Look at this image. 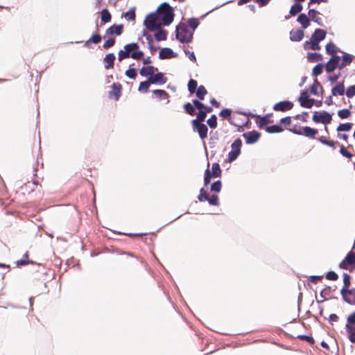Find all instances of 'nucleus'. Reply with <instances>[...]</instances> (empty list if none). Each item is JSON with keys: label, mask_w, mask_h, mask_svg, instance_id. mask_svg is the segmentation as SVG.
I'll return each instance as SVG.
<instances>
[{"label": "nucleus", "mask_w": 355, "mask_h": 355, "mask_svg": "<svg viewBox=\"0 0 355 355\" xmlns=\"http://www.w3.org/2000/svg\"><path fill=\"white\" fill-rule=\"evenodd\" d=\"M231 113H232V110H230V109H223L222 110L220 113H219V116L224 118V119H226V118H228L231 115Z\"/></svg>", "instance_id": "59"}, {"label": "nucleus", "mask_w": 355, "mask_h": 355, "mask_svg": "<svg viewBox=\"0 0 355 355\" xmlns=\"http://www.w3.org/2000/svg\"><path fill=\"white\" fill-rule=\"evenodd\" d=\"M319 42H315V40H313V39L311 38V42H310L311 47L310 48L312 50H320V46L319 45Z\"/></svg>", "instance_id": "63"}, {"label": "nucleus", "mask_w": 355, "mask_h": 355, "mask_svg": "<svg viewBox=\"0 0 355 355\" xmlns=\"http://www.w3.org/2000/svg\"><path fill=\"white\" fill-rule=\"evenodd\" d=\"M340 294L346 302L349 304H355V288H342Z\"/></svg>", "instance_id": "11"}, {"label": "nucleus", "mask_w": 355, "mask_h": 355, "mask_svg": "<svg viewBox=\"0 0 355 355\" xmlns=\"http://www.w3.org/2000/svg\"><path fill=\"white\" fill-rule=\"evenodd\" d=\"M302 10V6L300 3H295L291 6L290 10V14L293 16L296 15L297 13L301 12Z\"/></svg>", "instance_id": "44"}, {"label": "nucleus", "mask_w": 355, "mask_h": 355, "mask_svg": "<svg viewBox=\"0 0 355 355\" xmlns=\"http://www.w3.org/2000/svg\"><path fill=\"white\" fill-rule=\"evenodd\" d=\"M157 32L155 33V38L157 41H163V40H166V37H167V31L164 30V29H162V28H158L157 29Z\"/></svg>", "instance_id": "33"}, {"label": "nucleus", "mask_w": 355, "mask_h": 355, "mask_svg": "<svg viewBox=\"0 0 355 355\" xmlns=\"http://www.w3.org/2000/svg\"><path fill=\"white\" fill-rule=\"evenodd\" d=\"M280 122L284 124L286 127L289 126L291 124V117L286 116L281 119Z\"/></svg>", "instance_id": "64"}, {"label": "nucleus", "mask_w": 355, "mask_h": 355, "mask_svg": "<svg viewBox=\"0 0 355 355\" xmlns=\"http://www.w3.org/2000/svg\"><path fill=\"white\" fill-rule=\"evenodd\" d=\"M137 43H130L124 46V51L120 50L118 53L119 61L131 57L134 60H140L144 56V52L139 50Z\"/></svg>", "instance_id": "1"}, {"label": "nucleus", "mask_w": 355, "mask_h": 355, "mask_svg": "<svg viewBox=\"0 0 355 355\" xmlns=\"http://www.w3.org/2000/svg\"><path fill=\"white\" fill-rule=\"evenodd\" d=\"M346 96L348 98H352L354 96H355V85H352L347 88Z\"/></svg>", "instance_id": "60"}, {"label": "nucleus", "mask_w": 355, "mask_h": 355, "mask_svg": "<svg viewBox=\"0 0 355 355\" xmlns=\"http://www.w3.org/2000/svg\"><path fill=\"white\" fill-rule=\"evenodd\" d=\"M207 123L211 128H216L217 127V117L215 114L211 116V117L207 121Z\"/></svg>", "instance_id": "45"}, {"label": "nucleus", "mask_w": 355, "mask_h": 355, "mask_svg": "<svg viewBox=\"0 0 355 355\" xmlns=\"http://www.w3.org/2000/svg\"><path fill=\"white\" fill-rule=\"evenodd\" d=\"M242 146V141L241 139L237 138L232 144V150L228 154V161L232 162L234 161L241 153V148Z\"/></svg>", "instance_id": "8"}, {"label": "nucleus", "mask_w": 355, "mask_h": 355, "mask_svg": "<svg viewBox=\"0 0 355 355\" xmlns=\"http://www.w3.org/2000/svg\"><path fill=\"white\" fill-rule=\"evenodd\" d=\"M293 133L297 135H304L310 139H315V136L318 134L317 129L312 128L309 126H305L302 128H297L296 126L288 129Z\"/></svg>", "instance_id": "7"}, {"label": "nucleus", "mask_w": 355, "mask_h": 355, "mask_svg": "<svg viewBox=\"0 0 355 355\" xmlns=\"http://www.w3.org/2000/svg\"><path fill=\"white\" fill-rule=\"evenodd\" d=\"M104 62L105 63V68L109 69L113 68L115 60V55L114 53H108L104 58Z\"/></svg>", "instance_id": "24"}, {"label": "nucleus", "mask_w": 355, "mask_h": 355, "mask_svg": "<svg viewBox=\"0 0 355 355\" xmlns=\"http://www.w3.org/2000/svg\"><path fill=\"white\" fill-rule=\"evenodd\" d=\"M192 103L193 105L198 110V111L203 110L205 105L198 100H193Z\"/></svg>", "instance_id": "61"}, {"label": "nucleus", "mask_w": 355, "mask_h": 355, "mask_svg": "<svg viewBox=\"0 0 355 355\" xmlns=\"http://www.w3.org/2000/svg\"><path fill=\"white\" fill-rule=\"evenodd\" d=\"M247 144H254L257 142L261 137V134L255 130L250 131L243 135Z\"/></svg>", "instance_id": "19"}, {"label": "nucleus", "mask_w": 355, "mask_h": 355, "mask_svg": "<svg viewBox=\"0 0 355 355\" xmlns=\"http://www.w3.org/2000/svg\"><path fill=\"white\" fill-rule=\"evenodd\" d=\"M206 116L207 114L203 110L198 111L196 119L192 120L191 123H195V122L202 123L205 121Z\"/></svg>", "instance_id": "43"}, {"label": "nucleus", "mask_w": 355, "mask_h": 355, "mask_svg": "<svg viewBox=\"0 0 355 355\" xmlns=\"http://www.w3.org/2000/svg\"><path fill=\"white\" fill-rule=\"evenodd\" d=\"M198 199L200 202L208 201L209 205L218 206L219 200L217 195H212L211 196L207 193V191L204 189H201L200 190V193L198 196Z\"/></svg>", "instance_id": "9"}, {"label": "nucleus", "mask_w": 355, "mask_h": 355, "mask_svg": "<svg viewBox=\"0 0 355 355\" xmlns=\"http://www.w3.org/2000/svg\"><path fill=\"white\" fill-rule=\"evenodd\" d=\"M345 93V87L343 83H338L332 89V94L334 96H342Z\"/></svg>", "instance_id": "30"}, {"label": "nucleus", "mask_w": 355, "mask_h": 355, "mask_svg": "<svg viewBox=\"0 0 355 355\" xmlns=\"http://www.w3.org/2000/svg\"><path fill=\"white\" fill-rule=\"evenodd\" d=\"M173 51L169 48H163L159 51V58L160 59H168L173 57Z\"/></svg>", "instance_id": "27"}, {"label": "nucleus", "mask_w": 355, "mask_h": 355, "mask_svg": "<svg viewBox=\"0 0 355 355\" xmlns=\"http://www.w3.org/2000/svg\"><path fill=\"white\" fill-rule=\"evenodd\" d=\"M101 22L103 24L108 23L111 21L112 15L107 9H103L101 11Z\"/></svg>", "instance_id": "35"}, {"label": "nucleus", "mask_w": 355, "mask_h": 355, "mask_svg": "<svg viewBox=\"0 0 355 355\" xmlns=\"http://www.w3.org/2000/svg\"><path fill=\"white\" fill-rule=\"evenodd\" d=\"M304 37V31L302 30L292 31L290 33V39L292 41L299 42L302 40Z\"/></svg>", "instance_id": "26"}, {"label": "nucleus", "mask_w": 355, "mask_h": 355, "mask_svg": "<svg viewBox=\"0 0 355 355\" xmlns=\"http://www.w3.org/2000/svg\"><path fill=\"white\" fill-rule=\"evenodd\" d=\"M198 89V83L196 80L190 79L188 83V90L191 94H193Z\"/></svg>", "instance_id": "42"}, {"label": "nucleus", "mask_w": 355, "mask_h": 355, "mask_svg": "<svg viewBox=\"0 0 355 355\" xmlns=\"http://www.w3.org/2000/svg\"><path fill=\"white\" fill-rule=\"evenodd\" d=\"M300 105L303 107L311 108L315 103V100L309 98V94L306 91H303L298 99Z\"/></svg>", "instance_id": "12"}, {"label": "nucleus", "mask_w": 355, "mask_h": 355, "mask_svg": "<svg viewBox=\"0 0 355 355\" xmlns=\"http://www.w3.org/2000/svg\"><path fill=\"white\" fill-rule=\"evenodd\" d=\"M149 82L152 84H165L167 81L166 77L162 72H155L153 76L148 77Z\"/></svg>", "instance_id": "18"}, {"label": "nucleus", "mask_w": 355, "mask_h": 355, "mask_svg": "<svg viewBox=\"0 0 355 355\" xmlns=\"http://www.w3.org/2000/svg\"><path fill=\"white\" fill-rule=\"evenodd\" d=\"M90 41L93 44H98L102 40V37L99 34H94L89 38Z\"/></svg>", "instance_id": "57"}, {"label": "nucleus", "mask_w": 355, "mask_h": 355, "mask_svg": "<svg viewBox=\"0 0 355 355\" xmlns=\"http://www.w3.org/2000/svg\"><path fill=\"white\" fill-rule=\"evenodd\" d=\"M351 277L350 276L347 274V273H344L343 274V284H344V286L342 288H349V286H350V284H351Z\"/></svg>", "instance_id": "53"}, {"label": "nucleus", "mask_w": 355, "mask_h": 355, "mask_svg": "<svg viewBox=\"0 0 355 355\" xmlns=\"http://www.w3.org/2000/svg\"><path fill=\"white\" fill-rule=\"evenodd\" d=\"M144 25L150 31H154L161 27L162 25L157 13L153 12L148 15L144 20Z\"/></svg>", "instance_id": "4"}, {"label": "nucleus", "mask_w": 355, "mask_h": 355, "mask_svg": "<svg viewBox=\"0 0 355 355\" xmlns=\"http://www.w3.org/2000/svg\"><path fill=\"white\" fill-rule=\"evenodd\" d=\"M323 277L322 276H310L309 278V280L313 283V284H318L319 282L322 281Z\"/></svg>", "instance_id": "62"}, {"label": "nucleus", "mask_w": 355, "mask_h": 355, "mask_svg": "<svg viewBox=\"0 0 355 355\" xmlns=\"http://www.w3.org/2000/svg\"><path fill=\"white\" fill-rule=\"evenodd\" d=\"M318 139L320 142L331 147L332 149H336V145L339 144L338 141L327 139L324 137H320Z\"/></svg>", "instance_id": "28"}, {"label": "nucleus", "mask_w": 355, "mask_h": 355, "mask_svg": "<svg viewBox=\"0 0 355 355\" xmlns=\"http://www.w3.org/2000/svg\"><path fill=\"white\" fill-rule=\"evenodd\" d=\"M353 124L352 123H340L336 128L338 132H349L351 130Z\"/></svg>", "instance_id": "38"}, {"label": "nucleus", "mask_w": 355, "mask_h": 355, "mask_svg": "<svg viewBox=\"0 0 355 355\" xmlns=\"http://www.w3.org/2000/svg\"><path fill=\"white\" fill-rule=\"evenodd\" d=\"M323 69V65L322 64H318L316 66H315L313 69V76H318L320 75L322 73Z\"/></svg>", "instance_id": "49"}, {"label": "nucleus", "mask_w": 355, "mask_h": 355, "mask_svg": "<svg viewBox=\"0 0 355 355\" xmlns=\"http://www.w3.org/2000/svg\"><path fill=\"white\" fill-rule=\"evenodd\" d=\"M293 107V103L288 101H280L275 103L273 110L278 112H286Z\"/></svg>", "instance_id": "17"}, {"label": "nucleus", "mask_w": 355, "mask_h": 355, "mask_svg": "<svg viewBox=\"0 0 355 355\" xmlns=\"http://www.w3.org/2000/svg\"><path fill=\"white\" fill-rule=\"evenodd\" d=\"M123 31V24H119L116 25L114 24L111 26L109 28H107L105 31L106 35H120Z\"/></svg>", "instance_id": "21"}, {"label": "nucleus", "mask_w": 355, "mask_h": 355, "mask_svg": "<svg viewBox=\"0 0 355 355\" xmlns=\"http://www.w3.org/2000/svg\"><path fill=\"white\" fill-rule=\"evenodd\" d=\"M209 164H208V166ZM221 175V169L218 163H214L211 166V171L209 170V166L205 170L204 177V184L205 186L210 183L211 179L213 178H218Z\"/></svg>", "instance_id": "6"}, {"label": "nucleus", "mask_w": 355, "mask_h": 355, "mask_svg": "<svg viewBox=\"0 0 355 355\" xmlns=\"http://www.w3.org/2000/svg\"><path fill=\"white\" fill-rule=\"evenodd\" d=\"M272 116V114H268L263 116L257 115L254 116L255 122L259 128H263L266 125L273 123V121L271 120Z\"/></svg>", "instance_id": "16"}, {"label": "nucleus", "mask_w": 355, "mask_h": 355, "mask_svg": "<svg viewBox=\"0 0 355 355\" xmlns=\"http://www.w3.org/2000/svg\"><path fill=\"white\" fill-rule=\"evenodd\" d=\"M326 278L329 280L336 281L338 279V275L334 271H329L326 274Z\"/></svg>", "instance_id": "58"}, {"label": "nucleus", "mask_w": 355, "mask_h": 355, "mask_svg": "<svg viewBox=\"0 0 355 355\" xmlns=\"http://www.w3.org/2000/svg\"><path fill=\"white\" fill-rule=\"evenodd\" d=\"M319 86H320V83L318 81V80L315 79L314 83L311 85V87L310 88L311 93L314 95H318V89Z\"/></svg>", "instance_id": "55"}, {"label": "nucleus", "mask_w": 355, "mask_h": 355, "mask_svg": "<svg viewBox=\"0 0 355 355\" xmlns=\"http://www.w3.org/2000/svg\"><path fill=\"white\" fill-rule=\"evenodd\" d=\"M297 20L304 28H306L310 24V20L305 14H300Z\"/></svg>", "instance_id": "29"}, {"label": "nucleus", "mask_w": 355, "mask_h": 355, "mask_svg": "<svg viewBox=\"0 0 355 355\" xmlns=\"http://www.w3.org/2000/svg\"><path fill=\"white\" fill-rule=\"evenodd\" d=\"M348 266H355V252L350 251L345 258L340 263L339 267L343 269H347Z\"/></svg>", "instance_id": "14"}, {"label": "nucleus", "mask_w": 355, "mask_h": 355, "mask_svg": "<svg viewBox=\"0 0 355 355\" xmlns=\"http://www.w3.org/2000/svg\"><path fill=\"white\" fill-rule=\"evenodd\" d=\"M125 74L130 78L135 79L137 73V70L135 69L130 68L125 71Z\"/></svg>", "instance_id": "54"}, {"label": "nucleus", "mask_w": 355, "mask_h": 355, "mask_svg": "<svg viewBox=\"0 0 355 355\" xmlns=\"http://www.w3.org/2000/svg\"><path fill=\"white\" fill-rule=\"evenodd\" d=\"M193 129L197 131L201 139H205L207 137L208 128L207 125L202 123L195 122L192 123Z\"/></svg>", "instance_id": "13"}, {"label": "nucleus", "mask_w": 355, "mask_h": 355, "mask_svg": "<svg viewBox=\"0 0 355 355\" xmlns=\"http://www.w3.org/2000/svg\"><path fill=\"white\" fill-rule=\"evenodd\" d=\"M309 16L313 20V21L316 22L317 24H320L321 18L318 17L319 12L315 10V9H310L309 10Z\"/></svg>", "instance_id": "36"}, {"label": "nucleus", "mask_w": 355, "mask_h": 355, "mask_svg": "<svg viewBox=\"0 0 355 355\" xmlns=\"http://www.w3.org/2000/svg\"><path fill=\"white\" fill-rule=\"evenodd\" d=\"M352 62V56L349 54H345L343 56L342 62L338 65L340 69H343L347 65L349 64Z\"/></svg>", "instance_id": "31"}, {"label": "nucleus", "mask_w": 355, "mask_h": 355, "mask_svg": "<svg viewBox=\"0 0 355 355\" xmlns=\"http://www.w3.org/2000/svg\"><path fill=\"white\" fill-rule=\"evenodd\" d=\"M297 338H298L299 339H300L302 340H305L311 345H313L314 343V339L312 336H305V335H298V336H297Z\"/></svg>", "instance_id": "56"}, {"label": "nucleus", "mask_w": 355, "mask_h": 355, "mask_svg": "<svg viewBox=\"0 0 355 355\" xmlns=\"http://www.w3.org/2000/svg\"><path fill=\"white\" fill-rule=\"evenodd\" d=\"M340 58L339 55L331 56L325 65V69L327 73L334 71L340 64Z\"/></svg>", "instance_id": "15"}, {"label": "nucleus", "mask_w": 355, "mask_h": 355, "mask_svg": "<svg viewBox=\"0 0 355 355\" xmlns=\"http://www.w3.org/2000/svg\"><path fill=\"white\" fill-rule=\"evenodd\" d=\"M307 58L310 62H317L322 60V56L321 54L318 53H309Z\"/></svg>", "instance_id": "40"}, {"label": "nucleus", "mask_w": 355, "mask_h": 355, "mask_svg": "<svg viewBox=\"0 0 355 355\" xmlns=\"http://www.w3.org/2000/svg\"><path fill=\"white\" fill-rule=\"evenodd\" d=\"M338 48L332 42H329L326 45V52L331 56L338 55L337 53Z\"/></svg>", "instance_id": "34"}, {"label": "nucleus", "mask_w": 355, "mask_h": 355, "mask_svg": "<svg viewBox=\"0 0 355 355\" xmlns=\"http://www.w3.org/2000/svg\"><path fill=\"white\" fill-rule=\"evenodd\" d=\"M124 17L128 21H135V17H136L135 9L132 8V9H130V10L127 11L124 14Z\"/></svg>", "instance_id": "46"}, {"label": "nucleus", "mask_w": 355, "mask_h": 355, "mask_svg": "<svg viewBox=\"0 0 355 355\" xmlns=\"http://www.w3.org/2000/svg\"><path fill=\"white\" fill-rule=\"evenodd\" d=\"M184 109L186 113L191 116H193L196 114V110L193 105L190 103H187L184 105Z\"/></svg>", "instance_id": "41"}, {"label": "nucleus", "mask_w": 355, "mask_h": 355, "mask_svg": "<svg viewBox=\"0 0 355 355\" xmlns=\"http://www.w3.org/2000/svg\"><path fill=\"white\" fill-rule=\"evenodd\" d=\"M196 92V96L200 100H204L205 95L207 94V91L203 85L199 86Z\"/></svg>", "instance_id": "37"}, {"label": "nucleus", "mask_w": 355, "mask_h": 355, "mask_svg": "<svg viewBox=\"0 0 355 355\" xmlns=\"http://www.w3.org/2000/svg\"><path fill=\"white\" fill-rule=\"evenodd\" d=\"M158 71V69L153 66L144 67L140 69L139 73L141 76L146 77L151 76L155 72Z\"/></svg>", "instance_id": "22"}, {"label": "nucleus", "mask_w": 355, "mask_h": 355, "mask_svg": "<svg viewBox=\"0 0 355 355\" xmlns=\"http://www.w3.org/2000/svg\"><path fill=\"white\" fill-rule=\"evenodd\" d=\"M193 32L189 30L185 24H180L176 27V38L182 43H189L193 38Z\"/></svg>", "instance_id": "3"}, {"label": "nucleus", "mask_w": 355, "mask_h": 355, "mask_svg": "<svg viewBox=\"0 0 355 355\" xmlns=\"http://www.w3.org/2000/svg\"><path fill=\"white\" fill-rule=\"evenodd\" d=\"M115 38H109L108 40H105V42L103 44V48L105 49H108L113 46L115 44Z\"/></svg>", "instance_id": "52"}, {"label": "nucleus", "mask_w": 355, "mask_h": 355, "mask_svg": "<svg viewBox=\"0 0 355 355\" xmlns=\"http://www.w3.org/2000/svg\"><path fill=\"white\" fill-rule=\"evenodd\" d=\"M326 35L327 33L324 30L318 28L314 31L311 38L315 42H320L325 38Z\"/></svg>", "instance_id": "23"}, {"label": "nucleus", "mask_w": 355, "mask_h": 355, "mask_svg": "<svg viewBox=\"0 0 355 355\" xmlns=\"http://www.w3.org/2000/svg\"><path fill=\"white\" fill-rule=\"evenodd\" d=\"M222 188V183L220 180L214 182L211 186V191L214 192H220Z\"/></svg>", "instance_id": "50"}, {"label": "nucleus", "mask_w": 355, "mask_h": 355, "mask_svg": "<svg viewBox=\"0 0 355 355\" xmlns=\"http://www.w3.org/2000/svg\"><path fill=\"white\" fill-rule=\"evenodd\" d=\"M345 329L348 334L349 341L352 343H355V311L347 316Z\"/></svg>", "instance_id": "5"}, {"label": "nucleus", "mask_w": 355, "mask_h": 355, "mask_svg": "<svg viewBox=\"0 0 355 355\" xmlns=\"http://www.w3.org/2000/svg\"><path fill=\"white\" fill-rule=\"evenodd\" d=\"M150 84H152V83H151V82H149V78H148V80L146 81H143V82L140 83L139 89H138L139 91H140L141 92H144V93L148 92Z\"/></svg>", "instance_id": "39"}, {"label": "nucleus", "mask_w": 355, "mask_h": 355, "mask_svg": "<svg viewBox=\"0 0 355 355\" xmlns=\"http://www.w3.org/2000/svg\"><path fill=\"white\" fill-rule=\"evenodd\" d=\"M340 153L343 157H345L348 159H352V157H353L352 153L348 151L343 145L340 146Z\"/></svg>", "instance_id": "48"}, {"label": "nucleus", "mask_w": 355, "mask_h": 355, "mask_svg": "<svg viewBox=\"0 0 355 355\" xmlns=\"http://www.w3.org/2000/svg\"><path fill=\"white\" fill-rule=\"evenodd\" d=\"M312 119L317 123H322L323 124H329L331 122L332 116L329 112L325 111L321 112H315Z\"/></svg>", "instance_id": "10"}, {"label": "nucleus", "mask_w": 355, "mask_h": 355, "mask_svg": "<svg viewBox=\"0 0 355 355\" xmlns=\"http://www.w3.org/2000/svg\"><path fill=\"white\" fill-rule=\"evenodd\" d=\"M121 94V85L119 83H114L112 86V90L109 92V98L116 101L119 100Z\"/></svg>", "instance_id": "20"}, {"label": "nucleus", "mask_w": 355, "mask_h": 355, "mask_svg": "<svg viewBox=\"0 0 355 355\" xmlns=\"http://www.w3.org/2000/svg\"><path fill=\"white\" fill-rule=\"evenodd\" d=\"M162 25L168 26L174 19L173 8L166 3H162L155 12Z\"/></svg>", "instance_id": "2"}, {"label": "nucleus", "mask_w": 355, "mask_h": 355, "mask_svg": "<svg viewBox=\"0 0 355 355\" xmlns=\"http://www.w3.org/2000/svg\"><path fill=\"white\" fill-rule=\"evenodd\" d=\"M266 131L268 133H279L284 131V128L279 125H272L266 128Z\"/></svg>", "instance_id": "32"}, {"label": "nucleus", "mask_w": 355, "mask_h": 355, "mask_svg": "<svg viewBox=\"0 0 355 355\" xmlns=\"http://www.w3.org/2000/svg\"><path fill=\"white\" fill-rule=\"evenodd\" d=\"M188 25L194 31L199 25V21L196 18H191L188 20Z\"/></svg>", "instance_id": "51"}, {"label": "nucleus", "mask_w": 355, "mask_h": 355, "mask_svg": "<svg viewBox=\"0 0 355 355\" xmlns=\"http://www.w3.org/2000/svg\"><path fill=\"white\" fill-rule=\"evenodd\" d=\"M338 115L340 119H347L351 116V112L348 109H343L338 112Z\"/></svg>", "instance_id": "47"}, {"label": "nucleus", "mask_w": 355, "mask_h": 355, "mask_svg": "<svg viewBox=\"0 0 355 355\" xmlns=\"http://www.w3.org/2000/svg\"><path fill=\"white\" fill-rule=\"evenodd\" d=\"M153 94L158 99H166V103H169V94L163 89H155L153 91Z\"/></svg>", "instance_id": "25"}]
</instances>
